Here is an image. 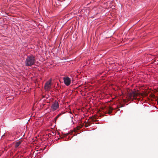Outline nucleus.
Here are the masks:
<instances>
[{"label":"nucleus","instance_id":"obj_1","mask_svg":"<svg viewBox=\"0 0 158 158\" xmlns=\"http://www.w3.org/2000/svg\"><path fill=\"white\" fill-rule=\"evenodd\" d=\"M36 61L35 57L32 55L27 56L25 61V65L30 66L34 65Z\"/></svg>","mask_w":158,"mask_h":158},{"label":"nucleus","instance_id":"obj_2","mask_svg":"<svg viewBox=\"0 0 158 158\" xmlns=\"http://www.w3.org/2000/svg\"><path fill=\"white\" fill-rule=\"evenodd\" d=\"M59 108V103L57 101L55 100L52 103L51 107V109L52 111H54L57 110Z\"/></svg>","mask_w":158,"mask_h":158},{"label":"nucleus","instance_id":"obj_3","mask_svg":"<svg viewBox=\"0 0 158 158\" xmlns=\"http://www.w3.org/2000/svg\"><path fill=\"white\" fill-rule=\"evenodd\" d=\"M139 94L138 92L136 90H134V91H132L131 92H129L128 94V96L130 98H133L135 99V98L136 96Z\"/></svg>","mask_w":158,"mask_h":158},{"label":"nucleus","instance_id":"obj_4","mask_svg":"<svg viewBox=\"0 0 158 158\" xmlns=\"http://www.w3.org/2000/svg\"><path fill=\"white\" fill-rule=\"evenodd\" d=\"M63 79L64 80V84L66 86H69L70 85L71 80V79L69 77H64Z\"/></svg>","mask_w":158,"mask_h":158},{"label":"nucleus","instance_id":"obj_5","mask_svg":"<svg viewBox=\"0 0 158 158\" xmlns=\"http://www.w3.org/2000/svg\"><path fill=\"white\" fill-rule=\"evenodd\" d=\"M52 79H50L49 81H47L45 85V89L46 90H48L51 88Z\"/></svg>","mask_w":158,"mask_h":158},{"label":"nucleus","instance_id":"obj_6","mask_svg":"<svg viewBox=\"0 0 158 158\" xmlns=\"http://www.w3.org/2000/svg\"><path fill=\"white\" fill-rule=\"evenodd\" d=\"M21 142L20 141H19L17 142L15 144V148L18 147L21 144Z\"/></svg>","mask_w":158,"mask_h":158},{"label":"nucleus","instance_id":"obj_7","mask_svg":"<svg viewBox=\"0 0 158 158\" xmlns=\"http://www.w3.org/2000/svg\"><path fill=\"white\" fill-rule=\"evenodd\" d=\"M60 114H58L56 117V118H58L59 116H60Z\"/></svg>","mask_w":158,"mask_h":158},{"label":"nucleus","instance_id":"obj_8","mask_svg":"<svg viewBox=\"0 0 158 158\" xmlns=\"http://www.w3.org/2000/svg\"><path fill=\"white\" fill-rule=\"evenodd\" d=\"M70 117L72 118V119H73V115H70Z\"/></svg>","mask_w":158,"mask_h":158},{"label":"nucleus","instance_id":"obj_9","mask_svg":"<svg viewBox=\"0 0 158 158\" xmlns=\"http://www.w3.org/2000/svg\"><path fill=\"white\" fill-rule=\"evenodd\" d=\"M72 121L73 122V124L74 123V122H73V120H72Z\"/></svg>","mask_w":158,"mask_h":158}]
</instances>
